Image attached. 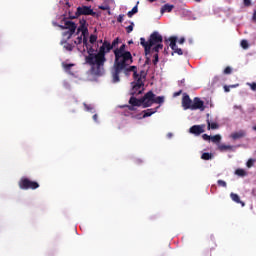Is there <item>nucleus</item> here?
Wrapping results in <instances>:
<instances>
[{
	"label": "nucleus",
	"mask_w": 256,
	"mask_h": 256,
	"mask_svg": "<svg viewBox=\"0 0 256 256\" xmlns=\"http://www.w3.org/2000/svg\"><path fill=\"white\" fill-rule=\"evenodd\" d=\"M60 29H66L63 32V39L61 45L64 51H73L75 47L80 53H86L89 47V28H87V20H80V25L77 28V24L73 21H64V24L60 25Z\"/></svg>",
	"instance_id": "f257e3e1"
},
{
	"label": "nucleus",
	"mask_w": 256,
	"mask_h": 256,
	"mask_svg": "<svg viewBox=\"0 0 256 256\" xmlns=\"http://www.w3.org/2000/svg\"><path fill=\"white\" fill-rule=\"evenodd\" d=\"M113 49V46H111V43L108 41H104L102 46L100 47L99 51L93 49V46H90L88 43V48H86V51L88 53V56H86V63L88 65H91V71L93 75H97L98 77H101V75L105 74V61L107 59L105 58V54L109 53Z\"/></svg>",
	"instance_id": "f03ea898"
},
{
	"label": "nucleus",
	"mask_w": 256,
	"mask_h": 256,
	"mask_svg": "<svg viewBox=\"0 0 256 256\" xmlns=\"http://www.w3.org/2000/svg\"><path fill=\"white\" fill-rule=\"evenodd\" d=\"M125 47V44H122L120 48L114 50L115 61L111 70L112 83H119V81H121L119 74L125 67H127V65L133 63V56L131 55V52L125 51Z\"/></svg>",
	"instance_id": "7ed1b4c3"
},
{
	"label": "nucleus",
	"mask_w": 256,
	"mask_h": 256,
	"mask_svg": "<svg viewBox=\"0 0 256 256\" xmlns=\"http://www.w3.org/2000/svg\"><path fill=\"white\" fill-rule=\"evenodd\" d=\"M140 45L144 48L145 55L151 53V48L154 53H159L163 49V36L158 32L154 31L150 34L148 41L144 37L140 38Z\"/></svg>",
	"instance_id": "20e7f679"
},
{
	"label": "nucleus",
	"mask_w": 256,
	"mask_h": 256,
	"mask_svg": "<svg viewBox=\"0 0 256 256\" xmlns=\"http://www.w3.org/2000/svg\"><path fill=\"white\" fill-rule=\"evenodd\" d=\"M145 76L141 74L137 78H134V81L131 83V90L130 95H133V97H137L138 95H141L143 91H145Z\"/></svg>",
	"instance_id": "39448f33"
},
{
	"label": "nucleus",
	"mask_w": 256,
	"mask_h": 256,
	"mask_svg": "<svg viewBox=\"0 0 256 256\" xmlns=\"http://www.w3.org/2000/svg\"><path fill=\"white\" fill-rule=\"evenodd\" d=\"M155 103V93L153 91L147 92L142 97V107L143 109H147V107H151Z\"/></svg>",
	"instance_id": "423d86ee"
},
{
	"label": "nucleus",
	"mask_w": 256,
	"mask_h": 256,
	"mask_svg": "<svg viewBox=\"0 0 256 256\" xmlns=\"http://www.w3.org/2000/svg\"><path fill=\"white\" fill-rule=\"evenodd\" d=\"M20 189H39V183L29 180V178H22L19 182Z\"/></svg>",
	"instance_id": "0eeeda50"
},
{
	"label": "nucleus",
	"mask_w": 256,
	"mask_h": 256,
	"mask_svg": "<svg viewBox=\"0 0 256 256\" xmlns=\"http://www.w3.org/2000/svg\"><path fill=\"white\" fill-rule=\"evenodd\" d=\"M205 109V102L199 97H195L192 100V106L190 111H203Z\"/></svg>",
	"instance_id": "6e6552de"
},
{
	"label": "nucleus",
	"mask_w": 256,
	"mask_h": 256,
	"mask_svg": "<svg viewBox=\"0 0 256 256\" xmlns=\"http://www.w3.org/2000/svg\"><path fill=\"white\" fill-rule=\"evenodd\" d=\"M76 15H91L92 17H95L97 12L93 11L91 6H79Z\"/></svg>",
	"instance_id": "1a4fd4ad"
},
{
	"label": "nucleus",
	"mask_w": 256,
	"mask_h": 256,
	"mask_svg": "<svg viewBox=\"0 0 256 256\" xmlns=\"http://www.w3.org/2000/svg\"><path fill=\"white\" fill-rule=\"evenodd\" d=\"M129 105H126V107H128L129 111H135V107H141V105H143L142 102V98L141 99H137L135 96L131 95L130 99H129Z\"/></svg>",
	"instance_id": "9d476101"
},
{
	"label": "nucleus",
	"mask_w": 256,
	"mask_h": 256,
	"mask_svg": "<svg viewBox=\"0 0 256 256\" xmlns=\"http://www.w3.org/2000/svg\"><path fill=\"white\" fill-rule=\"evenodd\" d=\"M125 66V68L122 70L124 71V74L126 75V77H129L131 75V73H133V79H137L139 76H141L142 74L137 73V66Z\"/></svg>",
	"instance_id": "9b49d317"
},
{
	"label": "nucleus",
	"mask_w": 256,
	"mask_h": 256,
	"mask_svg": "<svg viewBox=\"0 0 256 256\" xmlns=\"http://www.w3.org/2000/svg\"><path fill=\"white\" fill-rule=\"evenodd\" d=\"M192 105H193V100H191V97H189V94L184 93L182 98V107L184 111H187L188 109L191 110Z\"/></svg>",
	"instance_id": "f8f14e48"
},
{
	"label": "nucleus",
	"mask_w": 256,
	"mask_h": 256,
	"mask_svg": "<svg viewBox=\"0 0 256 256\" xmlns=\"http://www.w3.org/2000/svg\"><path fill=\"white\" fill-rule=\"evenodd\" d=\"M189 133H191L192 135H195L196 137H199V135H201V133H205L204 126L203 125H194V126L190 127Z\"/></svg>",
	"instance_id": "ddd939ff"
},
{
	"label": "nucleus",
	"mask_w": 256,
	"mask_h": 256,
	"mask_svg": "<svg viewBox=\"0 0 256 256\" xmlns=\"http://www.w3.org/2000/svg\"><path fill=\"white\" fill-rule=\"evenodd\" d=\"M241 147V145H227V144H218V150L221 151L222 153L225 151H232L235 152L237 151V148Z\"/></svg>",
	"instance_id": "4468645a"
},
{
	"label": "nucleus",
	"mask_w": 256,
	"mask_h": 256,
	"mask_svg": "<svg viewBox=\"0 0 256 256\" xmlns=\"http://www.w3.org/2000/svg\"><path fill=\"white\" fill-rule=\"evenodd\" d=\"M159 107H161V106H157L156 108H149V109L143 110L142 111L143 119H147V117H151V115H155V113H157V111L159 110Z\"/></svg>",
	"instance_id": "2eb2a0df"
},
{
	"label": "nucleus",
	"mask_w": 256,
	"mask_h": 256,
	"mask_svg": "<svg viewBox=\"0 0 256 256\" xmlns=\"http://www.w3.org/2000/svg\"><path fill=\"white\" fill-rule=\"evenodd\" d=\"M62 67H63L65 73H68V75H75V71L71 70V69H73V67H75V64H73V63L67 64V63L63 62Z\"/></svg>",
	"instance_id": "dca6fc26"
},
{
	"label": "nucleus",
	"mask_w": 256,
	"mask_h": 256,
	"mask_svg": "<svg viewBox=\"0 0 256 256\" xmlns=\"http://www.w3.org/2000/svg\"><path fill=\"white\" fill-rule=\"evenodd\" d=\"M166 43H169L170 41V47L172 49V51H174V53L177 51V49H179V47L177 46V37H171L168 39H165Z\"/></svg>",
	"instance_id": "f3484780"
},
{
	"label": "nucleus",
	"mask_w": 256,
	"mask_h": 256,
	"mask_svg": "<svg viewBox=\"0 0 256 256\" xmlns=\"http://www.w3.org/2000/svg\"><path fill=\"white\" fill-rule=\"evenodd\" d=\"M247 133L244 130H239L238 132H233L230 137L234 141H237V139H243Z\"/></svg>",
	"instance_id": "a211bd4d"
},
{
	"label": "nucleus",
	"mask_w": 256,
	"mask_h": 256,
	"mask_svg": "<svg viewBox=\"0 0 256 256\" xmlns=\"http://www.w3.org/2000/svg\"><path fill=\"white\" fill-rule=\"evenodd\" d=\"M174 8H175V6L172 4H164L161 7L160 13H171Z\"/></svg>",
	"instance_id": "6ab92c4d"
},
{
	"label": "nucleus",
	"mask_w": 256,
	"mask_h": 256,
	"mask_svg": "<svg viewBox=\"0 0 256 256\" xmlns=\"http://www.w3.org/2000/svg\"><path fill=\"white\" fill-rule=\"evenodd\" d=\"M230 198L232 199V201H234V203L240 204L241 207H243L245 205V202L241 201V198L233 192L230 193Z\"/></svg>",
	"instance_id": "aec40b11"
},
{
	"label": "nucleus",
	"mask_w": 256,
	"mask_h": 256,
	"mask_svg": "<svg viewBox=\"0 0 256 256\" xmlns=\"http://www.w3.org/2000/svg\"><path fill=\"white\" fill-rule=\"evenodd\" d=\"M235 175L238 177H247V171L243 168H238L235 170Z\"/></svg>",
	"instance_id": "412c9836"
},
{
	"label": "nucleus",
	"mask_w": 256,
	"mask_h": 256,
	"mask_svg": "<svg viewBox=\"0 0 256 256\" xmlns=\"http://www.w3.org/2000/svg\"><path fill=\"white\" fill-rule=\"evenodd\" d=\"M154 103H156L158 105H163V103H165V96H157V95H155Z\"/></svg>",
	"instance_id": "4be33fe9"
},
{
	"label": "nucleus",
	"mask_w": 256,
	"mask_h": 256,
	"mask_svg": "<svg viewBox=\"0 0 256 256\" xmlns=\"http://www.w3.org/2000/svg\"><path fill=\"white\" fill-rule=\"evenodd\" d=\"M83 105H84L85 111H88V113H95V105L87 104V103H84Z\"/></svg>",
	"instance_id": "5701e85b"
},
{
	"label": "nucleus",
	"mask_w": 256,
	"mask_h": 256,
	"mask_svg": "<svg viewBox=\"0 0 256 256\" xmlns=\"http://www.w3.org/2000/svg\"><path fill=\"white\" fill-rule=\"evenodd\" d=\"M207 125H208V129H219V124L217 122H211L209 119H207Z\"/></svg>",
	"instance_id": "b1692460"
},
{
	"label": "nucleus",
	"mask_w": 256,
	"mask_h": 256,
	"mask_svg": "<svg viewBox=\"0 0 256 256\" xmlns=\"http://www.w3.org/2000/svg\"><path fill=\"white\" fill-rule=\"evenodd\" d=\"M201 159H203L204 161H209V160L213 159V154H211L209 152H204L201 156Z\"/></svg>",
	"instance_id": "393cba45"
},
{
	"label": "nucleus",
	"mask_w": 256,
	"mask_h": 256,
	"mask_svg": "<svg viewBox=\"0 0 256 256\" xmlns=\"http://www.w3.org/2000/svg\"><path fill=\"white\" fill-rule=\"evenodd\" d=\"M138 11H139V9L137 8V5H136V6H134V7L132 8V10H130V11L127 13V15H128V17L131 19V17H133L136 13H138Z\"/></svg>",
	"instance_id": "a878e982"
},
{
	"label": "nucleus",
	"mask_w": 256,
	"mask_h": 256,
	"mask_svg": "<svg viewBox=\"0 0 256 256\" xmlns=\"http://www.w3.org/2000/svg\"><path fill=\"white\" fill-rule=\"evenodd\" d=\"M210 141H212V143H220L221 135L210 136Z\"/></svg>",
	"instance_id": "bb28decb"
},
{
	"label": "nucleus",
	"mask_w": 256,
	"mask_h": 256,
	"mask_svg": "<svg viewBox=\"0 0 256 256\" xmlns=\"http://www.w3.org/2000/svg\"><path fill=\"white\" fill-rule=\"evenodd\" d=\"M134 27L135 23L133 21H130V25L126 27V33H132Z\"/></svg>",
	"instance_id": "cd10ccee"
},
{
	"label": "nucleus",
	"mask_w": 256,
	"mask_h": 256,
	"mask_svg": "<svg viewBox=\"0 0 256 256\" xmlns=\"http://www.w3.org/2000/svg\"><path fill=\"white\" fill-rule=\"evenodd\" d=\"M96 42H97V35L91 34L89 37V43H91V45H93Z\"/></svg>",
	"instance_id": "c85d7f7f"
},
{
	"label": "nucleus",
	"mask_w": 256,
	"mask_h": 256,
	"mask_svg": "<svg viewBox=\"0 0 256 256\" xmlns=\"http://www.w3.org/2000/svg\"><path fill=\"white\" fill-rule=\"evenodd\" d=\"M240 45L242 49H249V42L247 40H242Z\"/></svg>",
	"instance_id": "c756f323"
},
{
	"label": "nucleus",
	"mask_w": 256,
	"mask_h": 256,
	"mask_svg": "<svg viewBox=\"0 0 256 256\" xmlns=\"http://www.w3.org/2000/svg\"><path fill=\"white\" fill-rule=\"evenodd\" d=\"M217 185H218V187L226 188L227 187V182H225L224 180H218Z\"/></svg>",
	"instance_id": "7c9ffc66"
},
{
	"label": "nucleus",
	"mask_w": 256,
	"mask_h": 256,
	"mask_svg": "<svg viewBox=\"0 0 256 256\" xmlns=\"http://www.w3.org/2000/svg\"><path fill=\"white\" fill-rule=\"evenodd\" d=\"M159 63V52H156L153 59V65H157Z\"/></svg>",
	"instance_id": "2f4dec72"
},
{
	"label": "nucleus",
	"mask_w": 256,
	"mask_h": 256,
	"mask_svg": "<svg viewBox=\"0 0 256 256\" xmlns=\"http://www.w3.org/2000/svg\"><path fill=\"white\" fill-rule=\"evenodd\" d=\"M246 85H248V87H250L252 91H256V82H253V83L247 82Z\"/></svg>",
	"instance_id": "473e14b6"
},
{
	"label": "nucleus",
	"mask_w": 256,
	"mask_h": 256,
	"mask_svg": "<svg viewBox=\"0 0 256 256\" xmlns=\"http://www.w3.org/2000/svg\"><path fill=\"white\" fill-rule=\"evenodd\" d=\"M65 21H71V20L64 19L62 20L61 24H57V22H53V25L54 27H61V25H65Z\"/></svg>",
	"instance_id": "72a5a7b5"
},
{
	"label": "nucleus",
	"mask_w": 256,
	"mask_h": 256,
	"mask_svg": "<svg viewBox=\"0 0 256 256\" xmlns=\"http://www.w3.org/2000/svg\"><path fill=\"white\" fill-rule=\"evenodd\" d=\"M255 163L254 159H249L246 163V167H248L250 169V167Z\"/></svg>",
	"instance_id": "f704fd0d"
},
{
	"label": "nucleus",
	"mask_w": 256,
	"mask_h": 256,
	"mask_svg": "<svg viewBox=\"0 0 256 256\" xmlns=\"http://www.w3.org/2000/svg\"><path fill=\"white\" fill-rule=\"evenodd\" d=\"M117 45H119V38H116L113 40V42L111 44L112 49H113V47H117Z\"/></svg>",
	"instance_id": "c9c22d12"
},
{
	"label": "nucleus",
	"mask_w": 256,
	"mask_h": 256,
	"mask_svg": "<svg viewBox=\"0 0 256 256\" xmlns=\"http://www.w3.org/2000/svg\"><path fill=\"white\" fill-rule=\"evenodd\" d=\"M231 67L227 66L225 69H224V74L225 75H231Z\"/></svg>",
	"instance_id": "e433bc0d"
},
{
	"label": "nucleus",
	"mask_w": 256,
	"mask_h": 256,
	"mask_svg": "<svg viewBox=\"0 0 256 256\" xmlns=\"http://www.w3.org/2000/svg\"><path fill=\"white\" fill-rule=\"evenodd\" d=\"M125 15L123 14H120L118 17H117V21L118 23H123V19H124Z\"/></svg>",
	"instance_id": "4c0bfd02"
},
{
	"label": "nucleus",
	"mask_w": 256,
	"mask_h": 256,
	"mask_svg": "<svg viewBox=\"0 0 256 256\" xmlns=\"http://www.w3.org/2000/svg\"><path fill=\"white\" fill-rule=\"evenodd\" d=\"M244 7H251V0H244Z\"/></svg>",
	"instance_id": "58836bf2"
},
{
	"label": "nucleus",
	"mask_w": 256,
	"mask_h": 256,
	"mask_svg": "<svg viewBox=\"0 0 256 256\" xmlns=\"http://www.w3.org/2000/svg\"><path fill=\"white\" fill-rule=\"evenodd\" d=\"M202 138L204 139V141H211V136H209L207 134H203Z\"/></svg>",
	"instance_id": "ea45409f"
},
{
	"label": "nucleus",
	"mask_w": 256,
	"mask_h": 256,
	"mask_svg": "<svg viewBox=\"0 0 256 256\" xmlns=\"http://www.w3.org/2000/svg\"><path fill=\"white\" fill-rule=\"evenodd\" d=\"M234 109H239V111H241V113H244L243 106H241V105H234Z\"/></svg>",
	"instance_id": "a19ab883"
},
{
	"label": "nucleus",
	"mask_w": 256,
	"mask_h": 256,
	"mask_svg": "<svg viewBox=\"0 0 256 256\" xmlns=\"http://www.w3.org/2000/svg\"><path fill=\"white\" fill-rule=\"evenodd\" d=\"M253 111H255V106L254 105H250L248 107V113H253Z\"/></svg>",
	"instance_id": "79ce46f5"
},
{
	"label": "nucleus",
	"mask_w": 256,
	"mask_h": 256,
	"mask_svg": "<svg viewBox=\"0 0 256 256\" xmlns=\"http://www.w3.org/2000/svg\"><path fill=\"white\" fill-rule=\"evenodd\" d=\"M174 53H177V55H183V50L181 48H178Z\"/></svg>",
	"instance_id": "37998d69"
},
{
	"label": "nucleus",
	"mask_w": 256,
	"mask_h": 256,
	"mask_svg": "<svg viewBox=\"0 0 256 256\" xmlns=\"http://www.w3.org/2000/svg\"><path fill=\"white\" fill-rule=\"evenodd\" d=\"M224 91H225V93H229V91H231V88H230V86L228 85H225L224 86Z\"/></svg>",
	"instance_id": "c03bdc74"
},
{
	"label": "nucleus",
	"mask_w": 256,
	"mask_h": 256,
	"mask_svg": "<svg viewBox=\"0 0 256 256\" xmlns=\"http://www.w3.org/2000/svg\"><path fill=\"white\" fill-rule=\"evenodd\" d=\"M181 93H183V91H182V90H179V91H177V92H175V93L173 94V97H179V95H181Z\"/></svg>",
	"instance_id": "a18cd8bd"
},
{
	"label": "nucleus",
	"mask_w": 256,
	"mask_h": 256,
	"mask_svg": "<svg viewBox=\"0 0 256 256\" xmlns=\"http://www.w3.org/2000/svg\"><path fill=\"white\" fill-rule=\"evenodd\" d=\"M63 85H64V87H65L66 89H70L69 82L64 81V82H63Z\"/></svg>",
	"instance_id": "49530a36"
},
{
	"label": "nucleus",
	"mask_w": 256,
	"mask_h": 256,
	"mask_svg": "<svg viewBox=\"0 0 256 256\" xmlns=\"http://www.w3.org/2000/svg\"><path fill=\"white\" fill-rule=\"evenodd\" d=\"M239 86V84H232V85H229L230 89H235Z\"/></svg>",
	"instance_id": "de8ad7c7"
},
{
	"label": "nucleus",
	"mask_w": 256,
	"mask_h": 256,
	"mask_svg": "<svg viewBox=\"0 0 256 256\" xmlns=\"http://www.w3.org/2000/svg\"><path fill=\"white\" fill-rule=\"evenodd\" d=\"M184 43H185V38H180V39H179V44H180V45H183Z\"/></svg>",
	"instance_id": "09e8293b"
},
{
	"label": "nucleus",
	"mask_w": 256,
	"mask_h": 256,
	"mask_svg": "<svg viewBox=\"0 0 256 256\" xmlns=\"http://www.w3.org/2000/svg\"><path fill=\"white\" fill-rule=\"evenodd\" d=\"M252 19H253L254 21H256V9L253 11Z\"/></svg>",
	"instance_id": "8fccbe9b"
},
{
	"label": "nucleus",
	"mask_w": 256,
	"mask_h": 256,
	"mask_svg": "<svg viewBox=\"0 0 256 256\" xmlns=\"http://www.w3.org/2000/svg\"><path fill=\"white\" fill-rule=\"evenodd\" d=\"M97 119H98L97 114H94V115H93V120L95 121V123H97V122H98V120H97Z\"/></svg>",
	"instance_id": "3c124183"
},
{
	"label": "nucleus",
	"mask_w": 256,
	"mask_h": 256,
	"mask_svg": "<svg viewBox=\"0 0 256 256\" xmlns=\"http://www.w3.org/2000/svg\"><path fill=\"white\" fill-rule=\"evenodd\" d=\"M185 84V79H182L179 81V85H184Z\"/></svg>",
	"instance_id": "603ef678"
},
{
	"label": "nucleus",
	"mask_w": 256,
	"mask_h": 256,
	"mask_svg": "<svg viewBox=\"0 0 256 256\" xmlns=\"http://www.w3.org/2000/svg\"><path fill=\"white\" fill-rule=\"evenodd\" d=\"M167 137H168V139H171L173 137V133H168Z\"/></svg>",
	"instance_id": "864d4df0"
},
{
	"label": "nucleus",
	"mask_w": 256,
	"mask_h": 256,
	"mask_svg": "<svg viewBox=\"0 0 256 256\" xmlns=\"http://www.w3.org/2000/svg\"><path fill=\"white\" fill-rule=\"evenodd\" d=\"M149 3H155L157 0H147Z\"/></svg>",
	"instance_id": "5fc2aeb1"
},
{
	"label": "nucleus",
	"mask_w": 256,
	"mask_h": 256,
	"mask_svg": "<svg viewBox=\"0 0 256 256\" xmlns=\"http://www.w3.org/2000/svg\"><path fill=\"white\" fill-rule=\"evenodd\" d=\"M136 163H143V161H141V159L136 160Z\"/></svg>",
	"instance_id": "6e6d98bb"
},
{
	"label": "nucleus",
	"mask_w": 256,
	"mask_h": 256,
	"mask_svg": "<svg viewBox=\"0 0 256 256\" xmlns=\"http://www.w3.org/2000/svg\"><path fill=\"white\" fill-rule=\"evenodd\" d=\"M252 129H253V131H256V125H254V126L252 127Z\"/></svg>",
	"instance_id": "4d7b16f0"
},
{
	"label": "nucleus",
	"mask_w": 256,
	"mask_h": 256,
	"mask_svg": "<svg viewBox=\"0 0 256 256\" xmlns=\"http://www.w3.org/2000/svg\"><path fill=\"white\" fill-rule=\"evenodd\" d=\"M128 43H129V45H131L133 43V40H130Z\"/></svg>",
	"instance_id": "13d9d810"
},
{
	"label": "nucleus",
	"mask_w": 256,
	"mask_h": 256,
	"mask_svg": "<svg viewBox=\"0 0 256 256\" xmlns=\"http://www.w3.org/2000/svg\"><path fill=\"white\" fill-rule=\"evenodd\" d=\"M194 1H196V3H200L201 2V0H194Z\"/></svg>",
	"instance_id": "bf43d9fd"
},
{
	"label": "nucleus",
	"mask_w": 256,
	"mask_h": 256,
	"mask_svg": "<svg viewBox=\"0 0 256 256\" xmlns=\"http://www.w3.org/2000/svg\"><path fill=\"white\" fill-rule=\"evenodd\" d=\"M100 9H103V11H105V7L101 6Z\"/></svg>",
	"instance_id": "052dcab7"
},
{
	"label": "nucleus",
	"mask_w": 256,
	"mask_h": 256,
	"mask_svg": "<svg viewBox=\"0 0 256 256\" xmlns=\"http://www.w3.org/2000/svg\"><path fill=\"white\" fill-rule=\"evenodd\" d=\"M167 49H169V47L165 48V51H167Z\"/></svg>",
	"instance_id": "680f3d73"
},
{
	"label": "nucleus",
	"mask_w": 256,
	"mask_h": 256,
	"mask_svg": "<svg viewBox=\"0 0 256 256\" xmlns=\"http://www.w3.org/2000/svg\"><path fill=\"white\" fill-rule=\"evenodd\" d=\"M86 1H91V0H86Z\"/></svg>",
	"instance_id": "e2e57ef3"
}]
</instances>
